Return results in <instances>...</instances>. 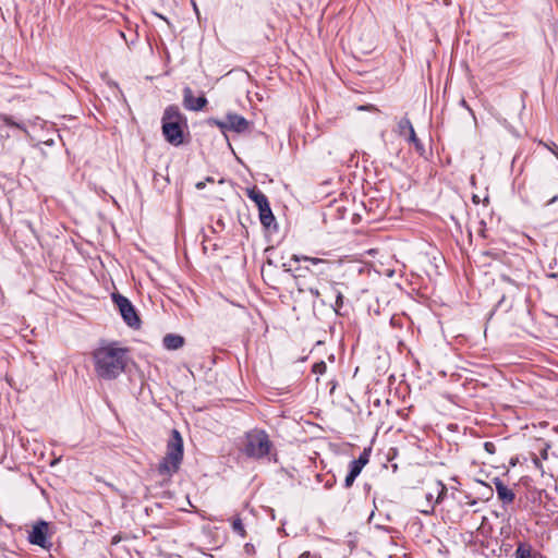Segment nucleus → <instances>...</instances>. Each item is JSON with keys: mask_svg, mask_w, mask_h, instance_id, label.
I'll return each mask as SVG.
<instances>
[{"mask_svg": "<svg viewBox=\"0 0 558 558\" xmlns=\"http://www.w3.org/2000/svg\"><path fill=\"white\" fill-rule=\"evenodd\" d=\"M93 361L96 375L105 380L119 377L128 363V349L118 342H109L100 345L93 352Z\"/></svg>", "mask_w": 558, "mask_h": 558, "instance_id": "nucleus-1", "label": "nucleus"}, {"mask_svg": "<svg viewBox=\"0 0 558 558\" xmlns=\"http://www.w3.org/2000/svg\"><path fill=\"white\" fill-rule=\"evenodd\" d=\"M162 134L168 143L173 146L183 144L184 129L187 126L186 118L178 106H168L162 114Z\"/></svg>", "mask_w": 558, "mask_h": 558, "instance_id": "nucleus-2", "label": "nucleus"}, {"mask_svg": "<svg viewBox=\"0 0 558 558\" xmlns=\"http://www.w3.org/2000/svg\"><path fill=\"white\" fill-rule=\"evenodd\" d=\"M183 460V439L177 429H172L171 438L167 444V452L158 465V473L162 476H172L180 469Z\"/></svg>", "mask_w": 558, "mask_h": 558, "instance_id": "nucleus-3", "label": "nucleus"}, {"mask_svg": "<svg viewBox=\"0 0 558 558\" xmlns=\"http://www.w3.org/2000/svg\"><path fill=\"white\" fill-rule=\"evenodd\" d=\"M272 442L263 429H252L245 435L244 453L254 459H263L270 452Z\"/></svg>", "mask_w": 558, "mask_h": 558, "instance_id": "nucleus-4", "label": "nucleus"}, {"mask_svg": "<svg viewBox=\"0 0 558 558\" xmlns=\"http://www.w3.org/2000/svg\"><path fill=\"white\" fill-rule=\"evenodd\" d=\"M329 282V290L332 293V298L335 301L332 302L331 299H324L322 298L320 291L317 288H310V293L319 300L320 304L323 306L329 305L336 314H341V308L344 304V290H348V286L344 282H339L335 280H330Z\"/></svg>", "mask_w": 558, "mask_h": 558, "instance_id": "nucleus-5", "label": "nucleus"}, {"mask_svg": "<svg viewBox=\"0 0 558 558\" xmlns=\"http://www.w3.org/2000/svg\"><path fill=\"white\" fill-rule=\"evenodd\" d=\"M112 300L114 304L118 306L125 324L132 328L140 327V317L137 316V313L132 303L129 301V299L121 294H113Z\"/></svg>", "mask_w": 558, "mask_h": 558, "instance_id": "nucleus-6", "label": "nucleus"}, {"mask_svg": "<svg viewBox=\"0 0 558 558\" xmlns=\"http://www.w3.org/2000/svg\"><path fill=\"white\" fill-rule=\"evenodd\" d=\"M48 529L49 525L46 521H38L36 524L33 525L32 531L28 533V542L41 548L49 549L51 547V543L47 537Z\"/></svg>", "mask_w": 558, "mask_h": 558, "instance_id": "nucleus-7", "label": "nucleus"}, {"mask_svg": "<svg viewBox=\"0 0 558 558\" xmlns=\"http://www.w3.org/2000/svg\"><path fill=\"white\" fill-rule=\"evenodd\" d=\"M207 105V99L204 95L195 97L193 90L186 86L183 89V106L190 111H201Z\"/></svg>", "mask_w": 558, "mask_h": 558, "instance_id": "nucleus-8", "label": "nucleus"}, {"mask_svg": "<svg viewBox=\"0 0 558 558\" xmlns=\"http://www.w3.org/2000/svg\"><path fill=\"white\" fill-rule=\"evenodd\" d=\"M228 120V130L235 133H244L250 129V122L242 116L228 112L226 116Z\"/></svg>", "mask_w": 558, "mask_h": 558, "instance_id": "nucleus-9", "label": "nucleus"}, {"mask_svg": "<svg viewBox=\"0 0 558 558\" xmlns=\"http://www.w3.org/2000/svg\"><path fill=\"white\" fill-rule=\"evenodd\" d=\"M494 484L498 499L501 500L505 505L512 504L515 498L513 490L506 486L504 482L498 477L494 478Z\"/></svg>", "mask_w": 558, "mask_h": 558, "instance_id": "nucleus-10", "label": "nucleus"}, {"mask_svg": "<svg viewBox=\"0 0 558 558\" xmlns=\"http://www.w3.org/2000/svg\"><path fill=\"white\" fill-rule=\"evenodd\" d=\"M292 259L295 260V262H308L311 263L313 266H324L326 268H329V269H336V268H339L341 266V263H337V262H330V260H327V259H323V258H317V257H311V256H306V255H293L292 256Z\"/></svg>", "mask_w": 558, "mask_h": 558, "instance_id": "nucleus-11", "label": "nucleus"}, {"mask_svg": "<svg viewBox=\"0 0 558 558\" xmlns=\"http://www.w3.org/2000/svg\"><path fill=\"white\" fill-rule=\"evenodd\" d=\"M162 343L168 350H178L183 347L184 338L180 335L168 333L163 337Z\"/></svg>", "mask_w": 558, "mask_h": 558, "instance_id": "nucleus-12", "label": "nucleus"}, {"mask_svg": "<svg viewBox=\"0 0 558 558\" xmlns=\"http://www.w3.org/2000/svg\"><path fill=\"white\" fill-rule=\"evenodd\" d=\"M247 197L255 203L258 209L269 204L267 196L256 187L247 190Z\"/></svg>", "mask_w": 558, "mask_h": 558, "instance_id": "nucleus-13", "label": "nucleus"}, {"mask_svg": "<svg viewBox=\"0 0 558 558\" xmlns=\"http://www.w3.org/2000/svg\"><path fill=\"white\" fill-rule=\"evenodd\" d=\"M258 213H259V220H260V223L269 229L274 223H275V216L271 211V208H270V205L267 204L266 207H262L258 209Z\"/></svg>", "mask_w": 558, "mask_h": 558, "instance_id": "nucleus-14", "label": "nucleus"}, {"mask_svg": "<svg viewBox=\"0 0 558 558\" xmlns=\"http://www.w3.org/2000/svg\"><path fill=\"white\" fill-rule=\"evenodd\" d=\"M0 120L3 122L4 126L15 128L23 131L25 134H28L25 123L16 122L12 116L1 113Z\"/></svg>", "mask_w": 558, "mask_h": 558, "instance_id": "nucleus-15", "label": "nucleus"}, {"mask_svg": "<svg viewBox=\"0 0 558 558\" xmlns=\"http://www.w3.org/2000/svg\"><path fill=\"white\" fill-rule=\"evenodd\" d=\"M532 546L527 543H519L514 551V558H533Z\"/></svg>", "mask_w": 558, "mask_h": 558, "instance_id": "nucleus-16", "label": "nucleus"}, {"mask_svg": "<svg viewBox=\"0 0 558 558\" xmlns=\"http://www.w3.org/2000/svg\"><path fill=\"white\" fill-rule=\"evenodd\" d=\"M411 130H414L410 119L407 117L402 118L398 122V132L401 136H408L411 133Z\"/></svg>", "mask_w": 558, "mask_h": 558, "instance_id": "nucleus-17", "label": "nucleus"}, {"mask_svg": "<svg viewBox=\"0 0 558 558\" xmlns=\"http://www.w3.org/2000/svg\"><path fill=\"white\" fill-rule=\"evenodd\" d=\"M407 140L414 145L415 149L420 153V155H423L425 149L424 145L421 143V141L417 138L416 133L414 130H411V133L407 136Z\"/></svg>", "mask_w": 558, "mask_h": 558, "instance_id": "nucleus-18", "label": "nucleus"}, {"mask_svg": "<svg viewBox=\"0 0 558 558\" xmlns=\"http://www.w3.org/2000/svg\"><path fill=\"white\" fill-rule=\"evenodd\" d=\"M207 123L209 125L217 126L221 131V133H223V134H226V132L229 131L228 130V120L227 119H226V121H222V120H219L217 118H209L207 120Z\"/></svg>", "mask_w": 558, "mask_h": 558, "instance_id": "nucleus-19", "label": "nucleus"}, {"mask_svg": "<svg viewBox=\"0 0 558 558\" xmlns=\"http://www.w3.org/2000/svg\"><path fill=\"white\" fill-rule=\"evenodd\" d=\"M232 530L235 533H238L240 536H242V537L245 536V529L242 523V520L239 517H236L232 520Z\"/></svg>", "mask_w": 558, "mask_h": 558, "instance_id": "nucleus-20", "label": "nucleus"}, {"mask_svg": "<svg viewBox=\"0 0 558 558\" xmlns=\"http://www.w3.org/2000/svg\"><path fill=\"white\" fill-rule=\"evenodd\" d=\"M436 492H437L436 502L438 504L444 499V497L447 493V487L441 481L436 482Z\"/></svg>", "mask_w": 558, "mask_h": 558, "instance_id": "nucleus-21", "label": "nucleus"}, {"mask_svg": "<svg viewBox=\"0 0 558 558\" xmlns=\"http://www.w3.org/2000/svg\"><path fill=\"white\" fill-rule=\"evenodd\" d=\"M361 463H362V461L361 462H356L355 460L351 461L350 465H349V473L354 475L355 477H357L363 470V466L361 465Z\"/></svg>", "mask_w": 558, "mask_h": 558, "instance_id": "nucleus-22", "label": "nucleus"}, {"mask_svg": "<svg viewBox=\"0 0 558 558\" xmlns=\"http://www.w3.org/2000/svg\"><path fill=\"white\" fill-rule=\"evenodd\" d=\"M305 269L311 271L313 275H316V276H327L328 272L332 270V269L326 268L324 266H316L315 270H312L308 267H306Z\"/></svg>", "mask_w": 558, "mask_h": 558, "instance_id": "nucleus-23", "label": "nucleus"}, {"mask_svg": "<svg viewBox=\"0 0 558 558\" xmlns=\"http://www.w3.org/2000/svg\"><path fill=\"white\" fill-rule=\"evenodd\" d=\"M326 368H327L326 363L322 361V362L315 363L313 365L312 371L315 374L323 375L326 372Z\"/></svg>", "mask_w": 558, "mask_h": 558, "instance_id": "nucleus-24", "label": "nucleus"}, {"mask_svg": "<svg viewBox=\"0 0 558 558\" xmlns=\"http://www.w3.org/2000/svg\"><path fill=\"white\" fill-rule=\"evenodd\" d=\"M356 462H361V465L364 468L368 463V453L366 450H364L357 459H355Z\"/></svg>", "mask_w": 558, "mask_h": 558, "instance_id": "nucleus-25", "label": "nucleus"}, {"mask_svg": "<svg viewBox=\"0 0 558 558\" xmlns=\"http://www.w3.org/2000/svg\"><path fill=\"white\" fill-rule=\"evenodd\" d=\"M355 478H356V477H355L354 475H352V474L348 473V475H347V477H345V480H344V486H345L347 488L351 487V486L353 485V483H354Z\"/></svg>", "mask_w": 558, "mask_h": 558, "instance_id": "nucleus-26", "label": "nucleus"}, {"mask_svg": "<svg viewBox=\"0 0 558 558\" xmlns=\"http://www.w3.org/2000/svg\"><path fill=\"white\" fill-rule=\"evenodd\" d=\"M244 551H245V554H246V555H248V556L254 555V554H255V547H254V545H253V544H251V543H246V544L244 545Z\"/></svg>", "mask_w": 558, "mask_h": 558, "instance_id": "nucleus-27", "label": "nucleus"}, {"mask_svg": "<svg viewBox=\"0 0 558 558\" xmlns=\"http://www.w3.org/2000/svg\"><path fill=\"white\" fill-rule=\"evenodd\" d=\"M299 558H322L319 555H312L310 551L302 553Z\"/></svg>", "mask_w": 558, "mask_h": 558, "instance_id": "nucleus-28", "label": "nucleus"}, {"mask_svg": "<svg viewBox=\"0 0 558 558\" xmlns=\"http://www.w3.org/2000/svg\"><path fill=\"white\" fill-rule=\"evenodd\" d=\"M0 137H9V133L4 130V126L0 125Z\"/></svg>", "mask_w": 558, "mask_h": 558, "instance_id": "nucleus-29", "label": "nucleus"}, {"mask_svg": "<svg viewBox=\"0 0 558 558\" xmlns=\"http://www.w3.org/2000/svg\"><path fill=\"white\" fill-rule=\"evenodd\" d=\"M485 449H486L488 452H493L494 445H493L492 442H485Z\"/></svg>", "mask_w": 558, "mask_h": 558, "instance_id": "nucleus-30", "label": "nucleus"}, {"mask_svg": "<svg viewBox=\"0 0 558 558\" xmlns=\"http://www.w3.org/2000/svg\"><path fill=\"white\" fill-rule=\"evenodd\" d=\"M461 106H462V107H464V108H466V109H468V110H469V111L474 116L473 111H472V110H471V108L468 106V104H466V101H465L464 99H462V100H461Z\"/></svg>", "mask_w": 558, "mask_h": 558, "instance_id": "nucleus-31", "label": "nucleus"}, {"mask_svg": "<svg viewBox=\"0 0 558 558\" xmlns=\"http://www.w3.org/2000/svg\"><path fill=\"white\" fill-rule=\"evenodd\" d=\"M195 186H196L197 190H202V189L205 187V182L204 181H199V182L196 183Z\"/></svg>", "mask_w": 558, "mask_h": 558, "instance_id": "nucleus-32", "label": "nucleus"}, {"mask_svg": "<svg viewBox=\"0 0 558 558\" xmlns=\"http://www.w3.org/2000/svg\"><path fill=\"white\" fill-rule=\"evenodd\" d=\"M548 148L553 151L554 155H556L558 157V146L556 144H554V148H550V147H548Z\"/></svg>", "mask_w": 558, "mask_h": 558, "instance_id": "nucleus-33", "label": "nucleus"}, {"mask_svg": "<svg viewBox=\"0 0 558 558\" xmlns=\"http://www.w3.org/2000/svg\"><path fill=\"white\" fill-rule=\"evenodd\" d=\"M557 199H558V195L553 196V197L549 199V202L547 203V205H551V204H554L555 202H557Z\"/></svg>", "mask_w": 558, "mask_h": 558, "instance_id": "nucleus-34", "label": "nucleus"}, {"mask_svg": "<svg viewBox=\"0 0 558 558\" xmlns=\"http://www.w3.org/2000/svg\"><path fill=\"white\" fill-rule=\"evenodd\" d=\"M46 145L52 146L54 144L53 140H48L45 142Z\"/></svg>", "mask_w": 558, "mask_h": 558, "instance_id": "nucleus-35", "label": "nucleus"}, {"mask_svg": "<svg viewBox=\"0 0 558 558\" xmlns=\"http://www.w3.org/2000/svg\"><path fill=\"white\" fill-rule=\"evenodd\" d=\"M433 497H434V496H433V494H432V493H428V494L426 495V499H427V500H432V499H433Z\"/></svg>", "mask_w": 558, "mask_h": 558, "instance_id": "nucleus-36", "label": "nucleus"}, {"mask_svg": "<svg viewBox=\"0 0 558 558\" xmlns=\"http://www.w3.org/2000/svg\"><path fill=\"white\" fill-rule=\"evenodd\" d=\"M473 202H474L475 204H478L480 199H478V197H477L476 195H474V196H473Z\"/></svg>", "mask_w": 558, "mask_h": 558, "instance_id": "nucleus-37", "label": "nucleus"}, {"mask_svg": "<svg viewBox=\"0 0 558 558\" xmlns=\"http://www.w3.org/2000/svg\"><path fill=\"white\" fill-rule=\"evenodd\" d=\"M39 121H40V119H39L38 117H36L32 123H33V124H36V123H37V122H39Z\"/></svg>", "mask_w": 558, "mask_h": 558, "instance_id": "nucleus-38", "label": "nucleus"}, {"mask_svg": "<svg viewBox=\"0 0 558 558\" xmlns=\"http://www.w3.org/2000/svg\"><path fill=\"white\" fill-rule=\"evenodd\" d=\"M533 558H545L544 556H542L541 554H537V555H534Z\"/></svg>", "mask_w": 558, "mask_h": 558, "instance_id": "nucleus-39", "label": "nucleus"}]
</instances>
